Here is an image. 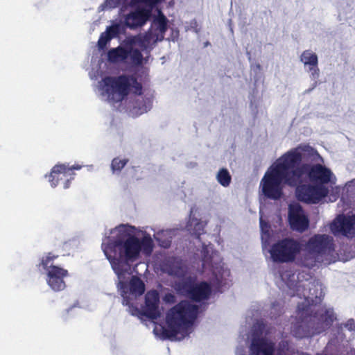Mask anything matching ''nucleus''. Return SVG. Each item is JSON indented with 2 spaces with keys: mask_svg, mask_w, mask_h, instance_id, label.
Returning a JSON list of instances; mask_svg holds the SVG:
<instances>
[{
  "mask_svg": "<svg viewBox=\"0 0 355 355\" xmlns=\"http://www.w3.org/2000/svg\"><path fill=\"white\" fill-rule=\"evenodd\" d=\"M153 248V241L149 234L141 239L130 234L120 235L102 244L103 251L119 278L129 272L130 263L139 259L141 252L150 255Z\"/></svg>",
  "mask_w": 355,
  "mask_h": 355,
  "instance_id": "f257e3e1",
  "label": "nucleus"
},
{
  "mask_svg": "<svg viewBox=\"0 0 355 355\" xmlns=\"http://www.w3.org/2000/svg\"><path fill=\"white\" fill-rule=\"evenodd\" d=\"M302 155L297 149L283 155L265 173L261 180L262 193L268 198L278 200L283 195L282 182L296 184L291 168L301 164Z\"/></svg>",
  "mask_w": 355,
  "mask_h": 355,
  "instance_id": "f03ea898",
  "label": "nucleus"
},
{
  "mask_svg": "<svg viewBox=\"0 0 355 355\" xmlns=\"http://www.w3.org/2000/svg\"><path fill=\"white\" fill-rule=\"evenodd\" d=\"M198 311L199 306L188 300H182L173 306L166 314V327L163 329V337L174 340L180 334L179 339L183 338L196 320Z\"/></svg>",
  "mask_w": 355,
  "mask_h": 355,
  "instance_id": "7ed1b4c3",
  "label": "nucleus"
},
{
  "mask_svg": "<svg viewBox=\"0 0 355 355\" xmlns=\"http://www.w3.org/2000/svg\"><path fill=\"white\" fill-rule=\"evenodd\" d=\"M103 92L109 101L120 103L125 99L131 90L137 95L142 94V85L134 75L121 74L105 76L100 82Z\"/></svg>",
  "mask_w": 355,
  "mask_h": 355,
  "instance_id": "20e7f679",
  "label": "nucleus"
},
{
  "mask_svg": "<svg viewBox=\"0 0 355 355\" xmlns=\"http://www.w3.org/2000/svg\"><path fill=\"white\" fill-rule=\"evenodd\" d=\"M322 302L321 297L315 295V299L306 296L304 301L299 303L297 309V315L302 322L307 323L308 326L317 323L322 328H329L335 320L332 309H326L322 306L316 309L317 304Z\"/></svg>",
  "mask_w": 355,
  "mask_h": 355,
  "instance_id": "39448f33",
  "label": "nucleus"
},
{
  "mask_svg": "<svg viewBox=\"0 0 355 355\" xmlns=\"http://www.w3.org/2000/svg\"><path fill=\"white\" fill-rule=\"evenodd\" d=\"M58 257L52 252H48L41 259L39 266H42L46 271V282L54 291H63L66 287L64 280L69 275L68 270L53 265L52 262Z\"/></svg>",
  "mask_w": 355,
  "mask_h": 355,
  "instance_id": "423d86ee",
  "label": "nucleus"
},
{
  "mask_svg": "<svg viewBox=\"0 0 355 355\" xmlns=\"http://www.w3.org/2000/svg\"><path fill=\"white\" fill-rule=\"evenodd\" d=\"M175 289L180 295L196 302L208 300L212 291L211 286L208 282L202 281L196 283L195 279L191 277L176 283Z\"/></svg>",
  "mask_w": 355,
  "mask_h": 355,
  "instance_id": "0eeeda50",
  "label": "nucleus"
},
{
  "mask_svg": "<svg viewBox=\"0 0 355 355\" xmlns=\"http://www.w3.org/2000/svg\"><path fill=\"white\" fill-rule=\"evenodd\" d=\"M302 250V244L293 238H285L273 244L270 250L272 260L278 263H289L295 260Z\"/></svg>",
  "mask_w": 355,
  "mask_h": 355,
  "instance_id": "6e6552de",
  "label": "nucleus"
},
{
  "mask_svg": "<svg viewBox=\"0 0 355 355\" xmlns=\"http://www.w3.org/2000/svg\"><path fill=\"white\" fill-rule=\"evenodd\" d=\"M295 183L300 182L304 174H307L311 182L318 184H327L331 179V172L329 169L320 164L311 165L309 164H299L295 168H291Z\"/></svg>",
  "mask_w": 355,
  "mask_h": 355,
  "instance_id": "1a4fd4ad",
  "label": "nucleus"
},
{
  "mask_svg": "<svg viewBox=\"0 0 355 355\" xmlns=\"http://www.w3.org/2000/svg\"><path fill=\"white\" fill-rule=\"evenodd\" d=\"M128 58L135 66H140L143 63L144 57L141 51L133 48L129 43L126 46H119L107 52V60L112 63L124 62Z\"/></svg>",
  "mask_w": 355,
  "mask_h": 355,
  "instance_id": "9d476101",
  "label": "nucleus"
},
{
  "mask_svg": "<svg viewBox=\"0 0 355 355\" xmlns=\"http://www.w3.org/2000/svg\"><path fill=\"white\" fill-rule=\"evenodd\" d=\"M329 193V189L322 184H304L296 189L297 199L307 204H317Z\"/></svg>",
  "mask_w": 355,
  "mask_h": 355,
  "instance_id": "9b49d317",
  "label": "nucleus"
},
{
  "mask_svg": "<svg viewBox=\"0 0 355 355\" xmlns=\"http://www.w3.org/2000/svg\"><path fill=\"white\" fill-rule=\"evenodd\" d=\"M305 250L322 258L324 255L330 254L334 251L333 238L327 234H315L306 243Z\"/></svg>",
  "mask_w": 355,
  "mask_h": 355,
  "instance_id": "f8f14e48",
  "label": "nucleus"
},
{
  "mask_svg": "<svg viewBox=\"0 0 355 355\" xmlns=\"http://www.w3.org/2000/svg\"><path fill=\"white\" fill-rule=\"evenodd\" d=\"M81 166L76 165L69 167L65 164H57L53 167L49 175V182L51 187H55L60 180H65L64 188L68 189L70 182L74 179L76 173L73 170H79Z\"/></svg>",
  "mask_w": 355,
  "mask_h": 355,
  "instance_id": "ddd939ff",
  "label": "nucleus"
},
{
  "mask_svg": "<svg viewBox=\"0 0 355 355\" xmlns=\"http://www.w3.org/2000/svg\"><path fill=\"white\" fill-rule=\"evenodd\" d=\"M288 220L293 230L302 233L309 228V218L302 206L298 203L289 205Z\"/></svg>",
  "mask_w": 355,
  "mask_h": 355,
  "instance_id": "4468645a",
  "label": "nucleus"
},
{
  "mask_svg": "<svg viewBox=\"0 0 355 355\" xmlns=\"http://www.w3.org/2000/svg\"><path fill=\"white\" fill-rule=\"evenodd\" d=\"M159 305V293L156 290L148 291L145 295V306L142 309V315L150 320L159 318L161 315Z\"/></svg>",
  "mask_w": 355,
  "mask_h": 355,
  "instance_id": "2eb2a0df",
  "label": "nucleus"
},
{
  "mask_svg": "<svg viewBox=\"0 0 355 355\" xmlns=\"http://www.w3.org/2000/svg\"><path fill=\"white\" fill-rule=\"evenodd\" d=\"M250 355H275V345L263 338H253L250 347ZM277 355H288L283 350H279Z\"/></svg>",
  "mask_w": 355,
  "mask_h": 355,
  "instance_id": "dca6fc26",
  "label": "nucleus"
},
{
  "mask_svg": "<svg viewBox=\"0 0 355 355\" xmlns=\"http://www.w3.org/2000/svg\"><path fill=\"white\" fill-rule=\"evenodd\" d=\"M331 229L334 233L338 232L347 237L355 236V214L352 216L340 215L334 221Z\"/></svg>",
  "mask_w": 355,
  "mask_h": 355,
  "instance_id": "f3484780",
  "label": "nucleus"
},
{
  "mask_svg": "<svg viewBox=\"0 0 355 355\" xmlns=\"http://www.w3.org/2000/svg\"><path fill=\"white\" fill-rule=\"evenodd\" d=\"M150 12L144 8H139L127 15L125 22L130 28H136L144 26L148 19Z\"/></svg>",
  "mask_w": 355,
  "mask_h": 355,
  "instance_id": "a211bd4d",
  "label": "nucleus"
},
{
  "mask_svg": "<svg viewBox=\"0 0 355 355\" xmlns=\"http://www.w3.org/2000/svg\"><path fill=\"white\" fill-rule=\"evenodd\" d=\"M163 266V270L169 275L177 277H184L186 275V269L182 261L175 257L169 258L164 263Z\"/></svg>",
  "mask_w": 355,
  "mask_h": 355,
  "instance_id": "6ab92c4d",
  "label": "nucleus"
},
{
  "mask_svg": "<svg viewBox=\"0 0 355 355\" xmlns=\"http://www.w3.org/2000/svg\"><path fill=\"white\" fill-rule=\"evenodd\" d=\"M158 41H162V37H158L157 35L151 31H148L144 35H139L135 37V39L129 41V44H137L142 50H146L152 44H155Z\"/></svg>",
  "mask_w": 355,
  "mask_h": 355,
  "instance_id": "aec40b11",
  "label": "nucleus"
},
{
  "mask_svg": "<svg viewBox=\"0 0 355 355\" xmlns=\"http://www.w3.org/2000/svg\"><path fill=\"white\" fill-rule=\"evenodd\" d=\"M168 20L166 17L161 10H159L157 15L153 20L152 27L154 29L153 32L157 35L158 37H162V41L164 40L165 33L168 30Z\"/></svg>",
  "mask_w": 355,
  "mask_h": 355,
  "instance_id": "412c9836",
  "label": "nucleus"
},
{
  "mask_svg": "<svg viewBox=\"0 0 355 355\" xmlns=\"http://www.w3.org/2000/svg\"><path fill=\"white\" fill-rule=\"evenodd\" d=\"M120 289L121 291V296L123 297L122 304L124 306H128L129 313L134 316L142 315V310H139V309L135 306L131 302V298L128 296V286L125 282H119V283Z\"/></svg>",
  "mask_w": 355,
  "mask_h": 355,
  "instance_id": "4be33fe9",
  "label": "nucleus"
},
{
  "mask_svg": "<svg viewBox=\"0 0 355 355\" xmlns=\"http://www.w3.org/2000/svg\"><path fill=\"white\" fill-rule=\"evenodd\" d=\"M322 259L318 254L311 252L309 250H306L303 254L297 259V264L308 268L315 267L317 263L321 262Z\"/></svg>",
  "mask_w": 355,
  "mask_h": 355,
  "instance_id": "5701e85b",
  "label": "nucleus"
},
{
  "mask_svg": "<svg viewBox=\"0 0 355 355\" xmlns=\"http://www.w3.org/2000/svg\"><path fill=\"white\" fill-rule=\"evenodd\" d=\"M205 225L200 220L195 218H190L187 224V230L199 240L200 236L205 233Z\"/></svg>",
  "mask_w": 355,
  "mask_h": 355,
  "instance_id": "b1692460",
  "label": "nucleus"
},
{
  "mask_svg": "<svg viewBox=\"0 0 355 355\" xmlns=\"http://www.w3.org/2000/svg\"><path fill=\"white\" fill-rule=\"evenodd\" d=\"M129 294L140 296L145 292V284L139 277L132 276L129 282Z\"/></svg>",
  "mask_w": 355,
  "mask_h": 355,
  "instance_id": "393cba45",
  "label": "nucleus"
},
{
  "mask_svg": "<svg viewBox=\"0 0 355 355\" xmlns=\"http://www.w3.org/2000/svg\"><path fill=\"white\" fill-rule=\"evenodd\" d=\"M300 60L305 65H309L310 67L318 66V56L315 53H313L310 50H306L303 51L300 57Z\"/></svg>",
  "mask_w": 355,
  "mask_h": 355,
  "instance_id": "a878e982",
  "label": "nucleus"
},
{
  "mask_svg": "<svg viewBox=\"0 0 355 355\" xmlns=\"http://www.w3.org/2000/svg\"><path fill=\"white\" fill-rule=\"evenodd\" d=\"M216 179L223 187H228L231 182L232 177L227 168H221L217 173Z\"/></svg>",
  "mask_w": 355,
  "mask_h": 355,
  "instance_id": "bb28decb",
  "label": "nucleus"
},
{
  "mask_svg": "<svg viewBox=\"0 0 355 355\" xmlns=\"http://www.w3.org/2000/svg\"><path fill=\"white\" fill-rule=\"evenodd\" d=\"M128 162V159H120L119 157L114 158L111 163V168L112 172H120Z\"/></svg>",
  "mask_w": 355,
  "mask_h": 355,
  "instance_id": "cd10ccee",
  "label": "nucleus"
},
{
  "mask_svg": "<svg viewBox=\"0 0 355 355\" xmlns=\"http://www.w3.org/2000/svg\"><path fill=\"white\" fill-rule=\"evenodd\" d=\"M160 1L161 0H130L127 4L130 7H135L139 3H143L152 8Z\"/></svg>",
  "mask_w": 355,
  "mask_h": 355,
  "instance_id": "c85d7f7f",
  "label": "nucleus"
},
{
  "mask_svg": "<svg viewBox=\"0 0 355 355\" xmlns=\"http://www.w3.org/2000/svg\"><path fill=\"white\" fill-rule=\"evenodd\" d=\"M111 40V37L108 36L107 34L105 33V32L102 33L100 35V37L98 41V46L99 49H104L107 44Z\"/></svg>",
  "mask_w": 355,
  "mask_h": 355,
  "instance_id": "c756f323",
  "label": "nucleus"
},
{
  "mask_svg": "<svg viewBox=\"0 0 355 355\" xmlns=\"http://www.w3.org/2000/svg\"><path fill=\"white\" fill-rule=\"evenodd\" d=\"M105 33L111 37V40L116 37L119 33V26L118 24L112 25L107 28Z\"/></svg>",
  "mask_w": 355,
  "mask_h": 355,
  "instance_id": "7c9ffc66",
  "label": "nucleus"
},
{
  "mask_svg": "<svg viewBox=\"0 0 355 355\" xmlns=\"http://www.w3.org/2000/svg\"><path fill=\"white\" fill-rule=\"evenodd\" d=\"M345 327L349 331H355V320L349 319L345 324Z\"/></svg>",
  "mask_w": 355,
  "mask_h": 355,
  "instance_id": "2f4dec72",
  "label": "nucleus"
},
{
  "mask_svg": "<svg viewBox=\"0 0 355 355\" xmlns=\"http://www.w3.org/2000/svg\"><path fill=\"white\" fill-rule=\"evenodd\" d=\"M310 71H311V76L313 79H316L319 77V69L318 66L310 67Z\"/></svg>",
  "mask_w": 355,
  "mask_h": 355,
  "instance_id": "473e14b6",
  "label": "nucleus"
},
{
  "mask_svg": "<svg viewBox=\"0 0 355 355\" xmlns=\"http://www.w3.org/2000/svg\"><path fill=\"white\" fill-rule=\"evenodd\" d=\"M107 2L109 6L113 8L117 7L121 4L120 0H107Z\"/></svg>",
  "mask_w": 355,
  "mask_h": 355,
  "instance_id": "72a5a7b5",
  "label": "nucleus"
},
{
  "mask_svg": "<svg viewBox=\"0 0 355 355\" xmlns=\"http://www.w3.org/2000/svg\"><path fill=\"white\" fill-rule=\"evenodd\" d=\"M260 226L263 232H265V228L267 229L266 232H268V229L270 228L269 225L264 222L261 218L260 220Z\"/></svg>",
  "mask_w": 355,
  "mask_h": 355,
  "instance_id": "f704fd0d",
  "label": "nucleus"
},
{
  "mask_svg": "<svg viewBox=\"0 0 355 355\" xmlns=\"http://www.w3.org/2000/svg\"><path fill=\"white\" fill-rule=\"evenodd\" d=\"M125 227V225H121V226H119V231H120V232H121V231H122V230H121V229H124Z\"/></svg>",
  "mask_w": 355,
  "mask_h": 355,
  "instance_id": "c9c22d12",
  "label": "nucleus"
},
{
  "mask_svg": "<svg viewBox=\"0 0 355 355\" xmlns=\"http://www.w3.org/2000/svg\"><path fill=\"white\" fill-rule=\"evenodd\" d=\"M278 305V303L277 302H273L272 303V307L274 308L275 306H277Z\"/></svg>",
  "mask_w": 355,
  "mask_h": 355,
  "instance_id": "e433bc0d",
  "label": "nucleus"
},
{
  "mask_svg": "<svg viewBox=\"0 0 355 355\" xmlns=\"http://www.w3.org/2000/svg\"><path fill=\"white\" fill-rule=\"evenodd\" d=\"M203 262H204V264L207 262V260H206L205 257L203 259Z\"/></svg>",
  "mask_w": 355,
  "mask_h": 355,
  "instance_id": "4c0bfd02",
  "label": "nucleus"
},
{
  "mask_svg": "<svg viewBox=\"0 0 355 355\" xmlns=\"http://www.w3.org/2000/svg\"><path fill=\"white\" fill-rule=\"evenodd\" d=\"M169 297H171L172 299H173V298H174V296H173V295H169Z\"/></svg>",
  "mask_w": 355,
  "mask_h": 355,
  "instance_id": "58836bf2",
  "label": "nucleus"
},
{
  "mask_svg": "<svg viewBox=\"0 0 355 355\" xmlns=\"http://www.w3.org/2000/svg\"><path fill=\"white\" fill-rule=\"evenodd\" d=\"M164 248H167L169 246V244L168 245H163Z\"/></svg>",
  "mask_w": 355,
  "mask_h": 355,
  "instance_id": "ea45409f",
  "label": "nucleus"
},
{
  "mask_svg": "<svg viewBox=\"0 0 355 355\" xmlns=\"http://www.w3.org/2000/svg\"><path fill=\"white\" fill-rule=\"evenodd\" d=\"M148 103H151V102H150V100H149V99H148Z\"/></svg>",
  "mask_w": 355,
  "mask_h": 355,
  "instance_id": "a19ab883",
  "label": "nucleus"
}]
</instances>
